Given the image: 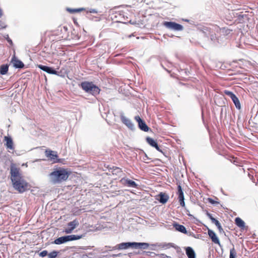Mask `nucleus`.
Wrapping results in <instances>:
<instances>
[{
    "label": "nucleus",
    "mask_w": 258,
    "mask_h": 258,
    "mask_svg": "<svg viewBox=\"0 0 258 258\" xmlns=\"http://www.w3.org/2000/svg\"><path fill=\"white\" fill-rule=\"evenodd\" d=\"M10 174L14 188L19 192H24L27 188V183L23 178L19 168L14 163L11 164Z\"/></svg>",
    "instance_id": "obj_1"
},
{
    "label": "nucleus",
    "mask_w": 258,
    "mask_h": 258,
    "mask_svg": "<svg viewBox=\"0 0 258 258\" xmlns=\"http://www.w3.org/2000/svg\"><path fill=\"white\" fill-rule=\"evenodd\" d=\"M71 171L67 168L56 167L49 174L50 181L52 184L61 183L68 180Z\"/></svg>",
    "instance_id": "obj_2"
},
{
    "label": "nucleus",
    "mask_w": 258,
    "mask_h": 258,
    "mask_svg": "<svg viewBox=\"0 0 258 258\" xmlns=\"http://www.w3.org/2000/svg\"><path fill=\"white\" fill-rule=\"evenodd\" d=\"M81 86L86 92L93 95L99 94L100 91V89L91 82H83L81 84Z\"/></svg>",
    "instance_id": "obj_3"
},
{
    "label": "nucleus",
    "mask_w": 258,
    "mask_h": 258,
    "mask_svg": "<svg viewBox=\"0 0 258 258\" xmlns=\"http://www.w3.org/2000/svg\"><path fill=\"white\" fill-rule=\"evenodd\" d=\"M82 237V235H71L61 236L56 239L54 241V243L57 245H59L69 241L78 240L81 239Z\"/></svg>",
    "instance_id": "obj_4"
},
{
    "label": "nucleus",
    "mask_w": 258,
    "mask_h": 258,
    "mask_svg": "<svg viewBox=\"0 0 258 258\" xmlns=\"http://www.w3.org/2000/svg\"><path fill=\"white\" fill-rule=\"evenodd\" d=\"M164 26L171 30L179 31L183 30V26L181 25L173 22H165Z\"/></svg>",
    "instance_id": "obj_5"
},
{
    "label": "nucleus",
    "mask_w": 258,
    "mask_h": 258,
    "mask_svg": "<svg viewBox=\"0 0 258 258\" xmlns=\"http://www.w3.org/2000/svg\"><path fill=\"white\" fill-rule=\"evenodd\" d=\"M224 93L231 98L233 103H234L236 108L238 109H240L241 108V105L238 98L232 92L228 90H225Z\"/></svg>",
    "instance_id": "obj_6"
},
{
    "label": "nucleus",
    "mask_w": 258,
    "mask_h": 258,
    "mask_svg": "<svg viewBox=\"0 0 258 258\" xmlns=\"http://www.w3.org/2000/svg\"><path fill=\"white\" fill-rule=\"evenodd\" d=\"M45 155L49 159L53 162V163H57L59 161L56 152L51 150H46Z\"/></svg>",
    "instance_id": "obj_7"
},
{
    "label": "nucleus",
    "mask_w": 258,
    "mask_h": 258,
    "mask_svg": "<svg viewBox=\"0 0 258 258\" xmlns=\"http://www.w3.org/2000/svg\"><path fill=\"white\" fill-rule=\"evenodd\" d=\"M79 223L77 219H75L73 221L70 222L68 225V228H66L64 232L69 234L73 232V231L79 225Z\"/></svg>",
    "instance_id": "obj_8"
},
{
    "label": "nucleus",
    "mask_w": 258,
    "mask_h": 258,
    "mask_svg": "<svg viewBox=\"0 0 258 258\" xmlns=\"http://www.w3.org/2000/svg\"><path fill=\"white\" fill-rule=\"evenodd\" d=\"M4 141L5 142V145L7 149H8L9 151L14 150V143L11 137L9 136L4 137Z\"/></svg>",
    "instance_id": "obj_9"
},
{
    "label": "nucleus",
    "mask_w": 258,
    "mask_h": 258,
    "mask_svg": "<svg viewBox=\"0 0 258 258\" xmlns=\"http://www.w3.org/2000/svg\"><path fill=\"white\" fill-rule=\"evenodd\" d=\"M135 119L138 123L139 128L144 132H148L149 130V127L147 126L145 122L142 120L139 116H136Z\"/></svg>",
    "instance_id": "obj_10"
},
{
    "label": "nucleus",
    "mask_w": 258,
    "mask_h": 258,
    "mask_svg": "<svg viewBox=\"0 0 258 258\" xmlns=\"http://www.w3.org/2000/svg\"><path fill=\"white\" fill-rule=\"evenodd\" d=\"M178 191L177 195L178 196L179 202L180 203V205L184 207H185V202H184V197L183 191L182 190L181 186L180 185H178Z\"/></svg>",
    "instance_id": "obj_11"
},
{
    "label": "nucleus",
    "mask_w": 258,
    "mask_h": 258,
    "mask_svg": "<svg viewBox=\"0 0 258 258\" xmlns=\"http://www.w3.org/2000/svg\"><path fill=\"white\" fill-rule=\"evenodd\" d=\"M110 174H112L113 178L116 179L117 177L121 176L122 171L120 168L118 167H113L109 170Z\"/></svg>",
    "instance_id": "obj_12"
},
{
    "label": "nucleus",
    "mask_w": 258,
    "mask_h": 258,
    "mask_svg": "<svg viewBox=\"0 0 258 258\" xmlns=\"http://www.w3.org/2000/svg\"><path fill=\"white\" fill-rule=\"evenodd\" d=\"M149 246V244L144 242H130V247L134 248L145 249Z\"/></svg>",
    "instance_id": "obj_13"
},
{
    "label": "nucleus",
    "mask_w": 258,
    "mask_h": 258,
    "mask_svg": "<svg viewBox=\"0 0 258 258\" xmlns=\"http://www.w3.org/2000/svg\"><path fill=\"white\" fill-rule=\"evenodd\" d=\"M208 233L209 237L212 239V241L214 243L220 245V240L214 231H213L212 230L209 229L208 231Z\"/></svg>",
    "instance_id": "obj_14"
},
{
    "label": "nucleus",
    "mask_w": 258,
    "mask_h": 258,
    "mask_svg": "<svg viewBox=\"0 0 258 258\" xmlns=\"http://www.w3.org/2000/svg\"><path fill=\"white\" fill-rule=\"evenodd\" d=\"M38 68L40 70L47 73L48 74H51V75H56L57 74V72L55 70H53L51 67L39 65V66H38Z\"/></svg>",
    "instance_id": "obj_15"
},
{
    "label": "nucleus",
    "mask_w": 258,
    "mask_h": 258,
    "mask_svg": "<svg viewBox=\"0 0 258 258\" xmlns=\"http://www.w3.org/2000/svg\"><path fill=\"white\" fill-rule=\"evenodd\" d=\"M146 141H147V143L150 146H151L157 149V150H158V151H160V152L161 151L158 145L157 142L155 140H154L153 138H150V137H147L146 138Z\"/></svg>",
    "instance_id": "obj_16"
},
{
    "label": "nucleus",
    "mask_w": 258,
    "mask_h": 258,
    "mask_svg": "<svg viewBox=\"0 0 258 258\" xmlns=\"http://www.w3.org/2000/svg\"><path fill=\"white\" fill-rule=\"evenodd\" d=\"M173 227L175 228L176 230L180 232L181 233L186 234L187 230L184 226L180 225L178 223H174Z\"/></svg>",
    "instance_id": "obj_17"
},
{
    "label": "nucleus",
    "mask_w": 258,
    "mask_h": 258,
    "mask_svg": "<svg viewBox=\"0 0 258 258\" xmlns=\"http://www.w3.org/2000/svg\"><path fill=\"white\" fill-rule=\"evenodd\" d=\"M12 62L13 63V66L15 68L21 69L24 67V64L23 62L16 57H14L13 58Z\"/></svg>",
    "instance_id": "obj_18"
},
{
    "label": "nucleus",
    "mask_w": 258,
    "mask_h": 258,
    "mask_svg": "<svg viewBox=\"0 0 258 258\" xmlns=\"http://www.w3.org/2000/svg\"><path fill=\"white\" fill-rule=\"evenodd\" d=\"M185 252L188 258H196V253L191 247H187L185 249Z\"/></svg>",
    "instance_id": "obj_19"
},
{
    "label": "nucleus",
    "mask_w": 258,
    "mask_h": 258,
    "mask_svg": "<svg viewBox=\"0 0 258 258\" xmlns=\"http://www.w3.org/2000/svg\"><path fill=\"white\" fill-rule=\"evenodd\" d=\"M235 224L236 225L241 228L242 230H244L245 228L244 222L239 217H237L235 219Z\"/></svg>",
    "instance_id": "obj_20"
},
{
    "label": "nucleus",
    "mask_w": 258,
    "mask_h": 258,
    "mask_svg": "<svg viewBox=\"0 0 258 258\" xmlns=\"http://www.w3.org/2000/svg\"><path fill=\"white\" fill-rule=\"evenodd\" d=\"M159 199H158L160 203L164 204H165L168 200L169 197L168 195H165L163 192H160L159 195Z\"/></svg>",
    "instance_id": "obj_21"
},
{
    "label": "nucleus",
    "mask_w": 258,
    "mask_h": 258,
    "mask_svg": "<svg viewBox=\"0 0 258 258\" xmlns=\"http://www.w3.org/2000/svg\"><path fill=\"white\" fill-rule=\"evenodd\" d=\"M8 68L7 64L2 65L0 67V74L2 75H6L8 71Z\"/></svg>",
    "instance_id": "obj_22"
},
{
    "label": "nucleus",
    "mask_w": 258,
    "mask_h": 258,
    "mask_svg": "<svg viewBox=\"0 0 258 258\" xmlns=\"http://www.w3.org/2000/svg\"><path fill=\"white\" fill-rule=\"evenodd\" d=\"M129 247V242L122 243L119 244L116 248L118 249H126Z\"/></svg>",
    "instance_id": "obj_23"
},
{
    "label": "nucleus",
    "mask_w": 258,
    "mask_h": 258,
    "mask_svg": "<svg viewBox=\"0 0 258 258\" xmlns=\"http://www.w3.org/2000/svg\"><path fill=\"white\" fill-rule=\"evenodd\" d=\"M121 118L123 123L126 126H129V121L128 120L127 118L124 116V113L123 112L121 113Z\"/></svg>",
    "instance_id": "obj_24"
},
{
    "label": "nucleus",
    "mask_w": 258,
    "mask_h": 258,
    "mask_svg": "<svg viewBox=\"0 0 258 258\" xmlns=\"http://www.w3.org/2000/svg\"><path fill=\"white\" fill-rule=\"evenodd\" d=\"M236 256V252L234 248H231L230 250L229 258H235Z\"/></svg>",
    "instance_id": "obj_25"
},
{
    "label": "nucleus",
    "mask_w": 258,
    "mask_h": 258,
    "mask_svg": "<svg viewBox=\"0 0 258 258\" xmlns=\"http://www.w3.org/2000/svg\"><path fill=\"white\" fill-rule=\"evenodd\" d=\"M57 252L56 251H52L48 254V258H55L57 255Z\"/></svg>",
    "instance_id": "obj_26"
},
{
    "label": "nucleus",
    "mask_w": 258,
    "mask_h": 258,
    "mask_svg": "<svg viewBox=\"0 0 258 258\" xmlns=\"http://www.w3.org/2000/svg\"><path fill=\"white\" fill-rule=\"evenodd\" d=\"M130 188L134 187V188H138V186H139V185L137 183H136L135 181H132V180H130Z\"/></svg>",
    "instance_id": "obj_27"
},
{
    "label": "nucleus",
    "mask_w": 258,
    "mask_h": 258,
    "mask_svg": "<svg viewBox=\"0 0 258 258\" xmlns=\"http://www.w3.org/2000/svg\"><path fill=\"white\" fill-rule=\"evenodd\" d=\"M47 254V251L46 250H43L39 253V256L41 257L45 256Z\"/></svg>",
    "instance_id": "obj_28"
},
{
    "label": "nucleus",
    "mask_w": 258,
    "mask_h": 258,
    "mask_svg": "<svg viewBox=\"0 0 258 258\" xmlns=\"http://www.w3.org/2000/svg\"><path fill=\"white\" fill-rule=\"evenodd\" d=\"M209 202L211 203V204H219V202L215 201L214 200H213L211 198H208V199Z\"/></svg>",
    "instance_id": "obj_29"
},
{
    "label": "nucleus",
    "mask_w": 258,
    "mask_h": 258,
    "mask_svg": "<svg viewBox=\"0 0 258 258\" xmlns=\"http://www.w3.org/2000/svg\"><path fill=\"white\" fill-rule=\"evenodd\" d=\"M211 221H212L213 223H215L216 226H219V225L221 224L220 222L214 218L213 219H212Z\"/></svg>",
    "instance_id": "obj_30"
},
{
    "label": "nucleus",
    "mask_w": 258,
    "mask_h": 258,
    "mask_svg": "<svg viewBox=\"0 0 258 258\" xmlns=\"http://www.w3.org/2000/svg\"><path fill=\"white\" fill-rule=\"evenodd\" d=\"M211 221H212L213 223H215L216 226H219V225L221 224L220 222L214 218L213 219H212Z\"/></svg>",
    "instance_id": "obj_31"
},
{
    "label": "nucleus",
    "mask_w": 258,
    "mask_h": 258,
    "mask_svg": "<svg viewBox=\"0 0 258 258\" xmlns=\"http://www.w3.org/2000/svg\"><path fill=\"white\" fill-rule=\"evenodd\" d=\"M217 227L220 233L224 232L223 229L221 224L219 225V226H217Z\"/></svg>",
    "instance_id": "obj_32"
},
{
    "label": "nucleus",
    "mask_w": 258,
    "mask_h": 258,
    "mask_svg": "<svg viewBox=\"0 0 258 258\" xmlns=\"http://www.w3.org/2000/svg\"><path fill=\"white\" fill-rule=\"evenodd\" d=\"M147 254L149 256H152V255H155L156 254L153 252L147 251L146 252Z\"/></svg>",
    "instance_id": "obj_33"
},
{
    "label": "nucleus",
    "mask_w": 258,
    "mask_h": 258,
    "mask_svg": "<svg viewBox=\"0 0 258 258\" xmlns=\"http://www.w3.org/2000/svg\"><path fill=\"white\" fill-rule=\"evenodd\" d=\"M84 10H85L84 8L75 9V11L76 12H81V11H83Z\"/></svg>",
    "instance_id": "obj_34"
},
{
    "label": "nucleus",
    "mask_w": 258,
    "mask_h": 258,
    "mask_svg": "<svg viewBox=\"0 0 258 258\" xmlns=\"http://www.w3.org/2000/svg\"><path fill=\"white\" fill-rule=\"evenodd\" d=\"M207 216L211 219V220H212V219L214 218V217L212 216V215L210 213H207Z\"/></svg>",
    "instance_id": "obj_35"
},
{
    "label": "nucleus",
    "mask_w": 258,
    "mask_h": 258,
    "mask_svg": "<svg viewBox=\"0 0 258 258\" xmlns=\"http://www.w3.org/2000/svg\"><path fill=\"white\" fill-rule=\"evenodd\" d=\"M67 10L71 12V13H75L76 12L75 11V9H68Z\"/></svg>",
    "instance_id": "obj_36"
},
{
    "label": "nucleus",
    "mask_w": 258,
    "mask_h": 258,
    "mask_svg": "<svg viewBox=\"0 0 258 258\" xmlns=\"http://www.w3.org/2000/svg\"><path fill=\"white\" fill-rule=\"evenodd\" d=\"M90 12L95 13H97V11L95 9H91L90 10Z\"/></svg>",
    "instance_id": "obj_37"
},
{
    "label": "nucleus",
    "mask_w": 258,
    "mask_h": 258,
    "mask_svg": "<svg viewBox=\"0 0 258 258\" xmlns=\"http://www.w3.org/2000/svg\"><path fill=\"white\" fill-rule=\"evenodd\" d=\"M158 255H159L160 256L162 257H165L167 256L165 254H163V253L158 254Z\"/></svg>",
    "instance_id": "obj_38"
},
{
    "label": "nucleus",
    "mask_w": 258,
    "mask_h": 258,
    "mask_svg": "<svg viewBox=\"0 0 258 258\" xmlns=\"http://www.w3.org/2000/svg\"><path fill=\"white\" fill-rule=\"evenodd\" d=\"M8 41H9V42H10L11 43H12V40H8Z\"/></svg>",
    "instance_id": "obj_39"
},
{
    "label": "nucleus",
    "mask_w": 258,
    "mask_h": 258,
    "mask_svg": "<svg viewBox=\"0 0 258 258\" xmlns=\"http://www.w3.org/2000/svg\"><path fill=\"white\" fill-rule=\"evenodd\" d=\"M130 192H132L133 194H136V193H135V192H134V191H132V190L131 191V190H130Z\"/></svg>",
    "instance_id": "obj_40"
},
{
    "label": "nucleus",
    "mask_w": 258,
    "mask_h": 258,
    "mask_svg": "<svg viewBox=\"0 0 258 258\" xmlns=\"http://www.w3.org/2000/svg\"><path fill=\"white\" fill-rule=\"evenodd\" d=\"M126 183H128V184H129V180H126Z\"/></svg>",
    "instance_id": "obj_41"
},
{
    "label": "nucleus",
    "mask_w": 258,
    "mask_h": 258,
    "mask_svg": "<svg viewBox=\"0 0 258 258\" xmlns=\"http://www.w3.org/2000/svg\"><path fill=\"white\" fill-rule=\"evenodd\" d=\"M130 128H132V125H131V123H130Z\"/></svg>",
    "instance_id": "obj_42"
}]
</instances>
